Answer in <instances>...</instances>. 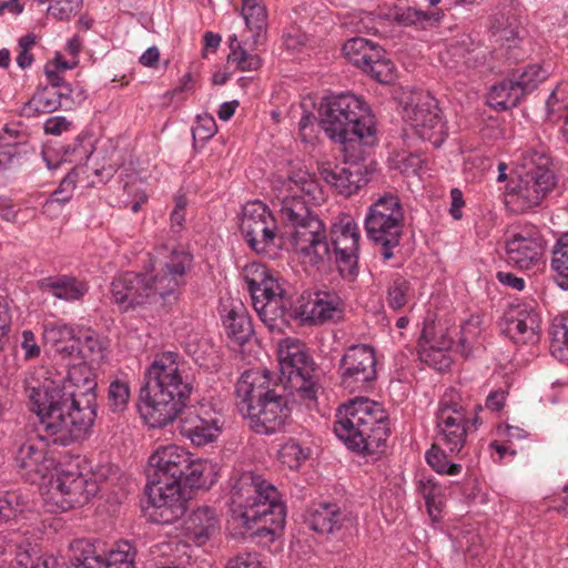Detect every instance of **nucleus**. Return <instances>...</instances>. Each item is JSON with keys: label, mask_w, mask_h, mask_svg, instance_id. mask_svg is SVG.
<instances>
[{"label": "nucleus", "mask_w": 568, "mask_h": 568, "mask_svg": "<svg viewBox=\"0 0 568 568\" xmlns=\"http://www.w3.org/2000/svg\"><path fill=\"white\" fill-rule=\"evenodd\" d=\"M272 190L280 217L294 229L292 244L298 258L312 266L324 264L331 257L326 229L310 206L324 201L317 180L298 168L285 176H274Z\"/></svg>", "instance_id": "2"}, {"label": "nucleus", "mask_w": 568, "mask_h": 568, "mask_svg": "<svg viewBox=\"0 0 568 568\" xmlns=\"http://www.w3.org/2000/svg\"><path fill=\"white\" fill-rule=\"evenodd\" d=\"M214 466L210 460L193 459L183 471L182 485L190 488H204L213 483Z\"/></svg>", "instance_id": "38"}, {"label": "nucleus", "mask_w": 568, "mask_h": 568, "mask_svg": "<svg viewBox=\"0 0 568 568\" xmlns=\"http://www.w3.org/2000/svg\"><path fill=\"white\" fill-rule=\"evenodd\" d=\"M426 460L428 465L438 474L458 475L462 471V466L456 463H450L447 458L446 452L443 446L434 444L426 453Z\"/></svg>", "instance_id": "44"}, {"label": "nucleus", "mask_w": 568, "mask_h": 568, "mask_svg": "<svg viewBox=\"0 0 568 568\" xmlns=\"http://www.w3.org/2000/svg\"><path fill=\"white\" fill-rule=\"evenodd\" d=\"M21 510L19 496L16 493L6 491L0 495V521L16 517Z\"/></svg>", "instance_id": "52"}, {"label": "nucleus", "mask_w": 568, "mask_h": 568, "mask_svg": "<svg viewBox=\"0 0 568 568\" xmlns=\"http://www.w3.org/2000/svg\"><path fill=\"white\" fill-rule=\"evenodd\" d=\"M465 205L463 193L459 189H452L450 191V209L449 213L454 220H460L463 216L462 209Z\"/></svg>", "instance_id": "61"}, {"label": "nucleus", "mask_w": 568, "mask_h": 568, "mask_svg": "<svg viewBox=\"0 0 568 568\" xmlns=\"http://www.w3.org/2000/svg\"><path fill=\"white\" fill-rule=\"evenodd\" d=\"M136 550L122 540L105 555L98 554L95 545L89 539H75L69 545L68 568H135Z\"/></svg>", "instance_id": "15"}, {"label": "nucleus", "mask_w": 568, "mask_h": 568, "mask_svg": "<svg viewBox=\"0 0 568 568\" xmlns=\"http://www.w3.org/2000/svg\"><path fill=\"white\" fill-rule=\"evenodd\" d=\"M306 523L311 529L320 534H335L353 527L355 517L336 504L323 503L310 510Z\"/></svg>", "instance_id": "29"}, {"label": "nucleus", "mask_w": 568, "mask_h": 568, "mask_svg": "<svg viewBox=\"0 0 568 568\" xmlns=\"http://www.w3.org/2000/svg\"><path fill=\"white\" fill-rule=\"evenodd\" d=\"M227 62L243 72L255 71L262 65L260 55L247 52L241 44H237L236 48H232L227 57Z\"/></svg>", "instance_id": "46"}, {"label": "nucleus", "mask_w": 568, "mask_h": 568, "mask_svg": "<svg viewBox=\"0 0 568 568\" xmlns=\"http://www.w3.org/2000/svg\"><path fill=\"white\" fill-rule=\"evenodd\" d=\"M241 414L250 418L251 427L256 433L274 434L284 427L291 409L287 399L275 392L258 404H254L250 412Z\"/></svg>", "instance_id": "22"}, {"label": "nucleus", "mask_w": 568, "mask_h": 568, "mask_svg": "<svg viewBox=\"0 0 568 568\" xmlns=\"http://www.w3.org/2000/svg\"><path fill=\"white\" fill-rule=\"evenodd\" d=\"M81 336L80 351H75V354L81 355V357H88L94 353H99L101 351V343L99 338L91 331H78Z\"/></svg>", "instance_id": "55"}, {"label": "nucleus", "mask_w": 568, "mask_h": 568, "mask_svg": "<svg viewBox=\"0 0 568 568\" xmlns=\"http://www.w3.org/2000/svg\"><path fill=\"white\" fill-rule=\"evenodd\" d=\"M227 568H267L258 552H241L229 561Z\"/></svg>", "instance_id": "51"}, {"label": "nucleus", "mask_w": 568, "mask_h": 568, "mask_svg": "<svg viewBox=\"0 0 568 568\" xmlns=\"http://www.w3.org/2000/svg\"><path fill=\"white\" fill-rule=\"evenodd\" d=\"M339 377L351 393L367 390L377 377L375 349L367 344L349 346L341 358Z\"/></svg>", "instance_id": "17"}, {"label": "nucleus", "mask_w": 568, "mask_h": 568, "mask_svg": "<svg viewBox=\"0 0 568 568\" xmlns=\"http://www.w3.org/2000/svg\"><path fill=\"white\" fill-rule=\"evenodd\" d=\"M479 321L471 318L466 322L460 329L459 344L462 347V354L468 357L471 352L473 338L479 333Z\"/></svg>", "instance_id": "53"}, {"label": "nucleus", "mask_w": 568, "mask_h": 568, "mask_svg": "<svg viewBox=\"0 0 568 568\" xmlns=\"http://www.w3.org/2000/svg\"><path fill=\"white\" fill-rule=\"evenodd\" d=\"M315 116L304 111L298 122V135L304 143H312L316 136Z\"/></svg>", "instance_id": "54"}, {"label": "nucleus", "mask_w": 568, "mask_h": 568, "mask_svg": "<svg viewBox=\"0 0 568 568\" xmlns=\"http://www.w3.org/2000/svg\"><path fill=\"white\" fill-rule=\"evenodd\" d=\"M75 104L73 89L71 87L41 88L23 105L24 116L32 118L40 114L52 113L59 109L70 110Z\"/></svg>", "instance_id": "28"}, {"label": "nucleus", "mask_w": 568, "mask_h": 568, "mask_svg": "<svg viewBox=\"0 0 568 568\" xmlns=\"http://www.w3.org/2000/svg\"><path fill=\"white\" fill-rule=\"evenodd\" d=\"M540 316L531 304L511 305L505 314L504 332L516 344H535L539 341Z\"/></svg>", "instance_id": "24"}, {"label": "nucleus", "mask_w": 568, "mask_h": 568, "mask_svg": "<svg viewBox=\"0 0 568 568\" xmlns=\"http://www.w3.org/2000/svg\"><path fill=\"white\" fill-rule=\"evenodd\" d=\"M42 339L63 357L72 356L81 349L80 332L61 320L43 322Z\"/></svg>", "instance_id": "32"}, {"label": "nucleus", "mask_w": 568, "mask_h": 568, "mask_svg": "<svg viewBox=\"0 0 568 568\" xmlns=\"http://www.w3.org/2000/svg\"><path fill=\"white\" fill-rule=\"evenodd\" d=\"M322 179L338 193L349 196L366 184L367 179L357 163L344 165L324 164L320 169Z\"/></svg>", "instance_id": "31"}, {"label": "nucleus", "mask_w": 568, "mask_h": 568, "mask_svg": "<svg viewBox=\"0 0 568 568\" xmlns=\"http://www.w3.org/2000/svg\"><path fill=\"white\" fill-rule=\"evenodd\" d=\"M83 0H54L48 13L58 20H69L82 8Z\"/></svg>", "instance_id": "48"}, {"label": "nucleus", "mask_w": 568, "mask_h": 568, "mask_svg": "<svg viewBox=\"0 0 568 568\" xmlns=\"http://www.w3.org/2000/svg\"><path fill=\"white\" fill-rule=\"evenodd\" d=\"M277 357L281 383L296 393L307 408L314 407L318 387L312 379L314 364L304 343L293 337L280 341Z\"/></svg>", "instance_id": "10"}, {"label": "nucleus", "mask_w": 568, "mask_h": 568, "mask_svg": "<svg viewBox=\"0 0 568 568\" xmlns=\"http://www.w3.org/2000/svg\"><path fill=\"white\" fill-rule=\"evenodd\" d=\"M174 209L171 212V223L172 226L182 227L185 222V212L187 206V200L185 195H176L174 199Z\"/></svg>", "instance_id": "58"}, {"label": "nucleus", "mask_w": 568, "mask_h": 568, "mask_svg": "<svg viewBox=\"0 0 568 568\" xmlns=\"http://www.w3.org/2000/svg\"><path fill=\"white\" fill-rule=\"evenodd\" d=\"M387 18L399 26H418L426 29L438 26L445 18V10L443 8L417 10L412 7H394L388 11Z\"/></svg>", "instance_id": "33"}, {"label": "nucleus", "mask_w": 568, "mask_h": 568, "mask_svg": "<svg viewBox=\"0 0 568 568\" xmlns=\"http://www.w3.org/2000/svg\"><path fill=\"white\" fill-rule=\"evenodd\" d=\"M232 519L256 535H275L285 525L286 507L277 488L262 476L244 471L231 490Z\"/></svg>", "instance_id": "5"}, {"label": "nucleus", "mask_w": 568, "mask_h": 568, "mask_svg": "<svg viewBox=\"0 0 568 568\" xmlns=\"http://www.w3.org/2000/svg\"><path fill=\"white\" fill-rule=\"evenodd\" d=\"M217 128L213 116L209 114L199 115L195 125L192 128L194 142L205 143L216 133Z\"/></svg>", "instance_id": "49"}, {"label": "nucleus", "mask_w": 568, "mask_h": 568, "mask_svg": "<svg viewBox=\"0 0 568 568\" xmlns=\"http://www.w3.org/2000/svg\"><path fill=\"white\" fill-rule=\"evenodd\" d=\"M298 315L303 322L311 324L337 321L343 316V302L334 292L308 293L302 296Z\"/></svg>", "instance_id": "25"}, {"label": "nucleus", "mask_w": 568, "mask_h": 568, "mask_svg": "<svg viewBox=\"0 0 568 568\" xmlns=\"http://www.w3.org/2000/svg\"><path fill=\"white\" fill-rule=\"evenodd\" d=\"M271 376L267 369L253 368L244 372L235 386L236 404L240 413L250 412L254 404L275 393L270 388Z\"/></svg>", "instance_id": "26"}, {"label": "nucleus", "mask_w": 568, "mask_h": 568, "mask_svg": "<svg viewBox=\"0 0 568 568\" xmlns=\"http://www.w3.org/2000/svg\"><path fill=\"white\" fill-rule=\"evenodd\" d=\"M428 515L433 519V521H439L440 515L444 508V494L439 495L437 498L425 501Z\"/></svg>", "instance_id": "64"}, {"label": "nucleus", "mask_w": 568, "mask_h": 568, "mask_svg": "<svg viewBox=\"0 0 568 568\" xmlns=\"http://www.w3.org/2000/svg\"><path fill=\"white\" fill-rule=\"evenodd\" d=\"M37 437L27 439L16 453V465L30 483H37L49 476L57 466L54 456L48 450L50 439L42 436L36 424ZM51 443H53L51 440Z\"/></svg>", "instance_id": "19"}, {"label": "nucleus", "mask_w": 568, "mask_h": 568, "mask_svg": "<svg viewBox=\"0 0 568 568\" xmlns=\"http://www.w3.org/2000/svg\"><path fill=\"white\" fill-rule=\"evenodd\" d=\"M521 169L507 193V202L520 211H527L540 205L554 191L557 178L545 149L526 152L521 158Z\"/></svg>", "instance_id": "9"}, {"label": "nucleus", "mask_w": 568, "mask_h": 568, "mask_svg": "<svg viewBox=\"0 0 568 568\" xmlns=\"http://www.w3.org/2000/svg\"><path fill=\"white\" fill-rule=\"evenodd\" d=\"M78 174L73 169L60 182L57 190H54L50 197L45 201L44 206L48 207L53 203L65 204L73 195L77 185Z\"/></svg>", "instance_id": "47"}, {"label": "nucleus", "mask_w": 568, "mask_h": 568, "mask_svg": "<svg viewBox=\"0 0 568 568\" xmlns=\"http://www.w3.org/2000/svg\"><path fill=\"white\" fill-rule=\"evenodd\" d=\"M321 126L327 136L348 150L358 143L375 142V119L367 103L352 93H342L328 100L321 112Z\"/></svg>", "instance_id": "6"}, {"label": "nucleus", "mask_w": 568, "mask_h": 568, "mask_svg": "<svg viewBox=\"0 0 568 568\" xmlns=\"http://www.w3.org/2000/svg\"><path fill=\"white\" fill-rule=\"evenodd\" d=\"M97 385L92 368L80 363L69 368L60 384L28 388L39 433L61 446L83 439L97 418Z\"/></svg>", "instance_id": "1"}, {"label": "nucleus", "mask_w": 568, "mask_h": 568, "mask_svg": "<svg viewBox=\"0 0 568 568\" xmlns=\"http://www.w3.org/2000/svg\"><path fill=\"white\" fill-rule=\"evenodd\" d=\"M496 278L499 283L505 286L511 287L516 291H523L525 288V281L523 277H518L510 272L499 271L496 274Z\"/></svg>", "instance_id": "60"}, {"label": "nucleus", "mask_w": 568, "mask_h": 568, "mask_svg": "<svg viewBox=\"0 0 568 568\" xmlns=\"http://www.w3.org/2000/svg\"><path fill=\"white\" fill-rule=\"evenodd\" d=\"M310 449L304 448L294 439L286 442L278 452L281 463L290 469H298L308 458Z\"/></svg>", "instance_id": "45"}, {"label": "nucleus", "mask_w": 568, "mask_h": 568, "mask_svg": "<svg viewBox=\"0 0 568 568\" xmlns=\"http://www.w3.org/2000/svg\"><path fill=\"white\" fill-rule=\"evenodd\" d=\"M343 51L351 63L377 82L389 83L393 81L395 65L386 57L382 47L364 38H353L345 42Z\"/></svg>", "instance_id": "18"}, {"label": "nucleus", "mask_w": 568, "mask_h": 568, "mask_svg": "<svg viewBox=\"0 0 568 568\" xmlns=\"http://www.w3.org/2000/svg\"><path fill=\"white\" fill-rule=\"evenodd\" d=\"M284 42L288 49L296 50L306 44L307 36L300 30L294 29L292 32L284 36Z\"/></svg>", "instance_id": "62"}, {"label": "nucleus", "mask_w": 568, "mask_h": 568, "mask_svg": "<svg viewBox=\"0 0 568 568\" xmlns=\"http://www.w3.org/2000/svg\"><path fill=\"white\" fill-rule=\"evenodd\" d=\"M548 70L539 64H530L518 70L511 74L519 89H523V94L526 95L532 92L542 81L548 78Z\"/></svg>", "instance_id": "43"}, {"label": "nucleus", "mask_w": 568, "mask_h": 568, "mask_svg": "<svg viewBox=\"0 0 568 568\" xmlns=\"http://www.w3.org/2000/svg\"><path fill=\"white\" fill-rule=\"evenodd\" d=\"M413 296L410 282L400 274H395L387 287L388 306L395 311L402 310Z\"/></svg>", "instance_id": "42"}, {"label": "nucleus", "mask_w": 568, "mask_h": 568, "mask_svg": "<svg viewBox=\"0 0 568 568\" xmlns=\"http://www.w3.org/2000/svg\"><path fill=\"white\" fill-rule=\"evenodd\" d=\"M506 253L509 262L521 270H529L542 255L541 241L532 231H520L507 239Z\"/></svg>", "instance_id": "30"}, {"label": "nucleus", "mask_w": 568, "mask_h": 568, "mask_svg": "<svg viewBox=\"0 0 568 568\" xmlns=\"http://www.w3.org/2000/svg\"><path fill=\"white\" fill-rule=\"evenodd\" d=\"M404 209L397 194L388 192L378 196L365 216L367 237L381 246L384 261L394 256L404 230Z\"/></svg>", "instance_id": "11"}, {"label": "nucleus", "mask_w": 568, "mask_h": 568, "mask_svg": "<svg viewBox=\"0 0 568 568\" xmlns=\"http://www.w3.org/2000/svg\"><path fill=\"white\" fill-rule=\"evenodd\" d=\"M21 348L24 352L26 359H33L40 355V346L32 331L26 329L22 332Z\"/></svg>", "instance_id": "57"}, {"label": "nucleus", "mask_w": 568, "mask_h": 568, "mask_svg": "<svg viewBox=\"0 0 568 568\" xmlns=\"http://www.w3.org/2000/svg\"><path fill=\"white\" fill-rule=\"evenodd\" d=\"M417 490L425 501L434 499L435 497L437 498L444 493L443 487L437 485L434 479L429 477H423L418 480Z\"/></svg>", "instance_id": "56"}, {"label": "nucleus", "mask_w": 568, "mask_h": 568, "mask_svg": "<svg viewBox=\"0 0 568 568\" xmlns=\"http://www.w3.org/2000/svg\"><path fill=\"white\" fill-rule=\"evenodd\" d=\"M185 529L199 544L204 542L217 529L215 510L209 506L197 507L185 521Z\"/></svg>", "instance_id": "35"}, {"label": "nucleus", "mask_w": 568, "mask_h": 568, "mask_svg": "<svg viewBox=\"0 0 568 568\" xmlns=\"http://www.w3.org/2000/svg\"><path fill=\"white\" fill-rule=\"evenodd\" d=\"M191 262L192 256L189 253L183 251L173 252L161 272L149 277L152 296L158 294L165 298L173 294L182 284H184L185 270Z\"/></svg>", "instance_id": "27"}, {"label": "nucleus", "mask_w": 568, "mask_h": 568, "mask_svg": "<svg viewBox=\"0 0 568 568\" xmlns=\"http://www.w3.org/2000/svg\"><path fill=\"white\" fill-rule=\"evenodd\" d=\"M551 268L556 273V283L568 291V233L560 236L552 251Z\"/></svg>", "instance_id": "41"}, {"label": "nucleus", "mask_w": 568, "mask_h": 568, "mask_svg": "<svg viewBox=\"0 0 568 568\" xmlns=\"http://www.w3.org/2000/svg\"><path fill=\"white\" fill-rule=\"evenodd\" d=\"M242 17L246 27L255 33V42L266 30L267 11L263 0H242Z\"/></svg>", "instance_id": "39"}, {"label": "nucleus", "mask_w": 568, "mask_h": 568, "mask_svg": "<svg viewBox=\"0 0 568 568\" xmlns=\"http://www.w3.org/2000/svg\"><path fill=\"white\" fill-rule=\"evenodd\" d=\"M507 393L503 389L491 392L486 399V407L490 410L499 412L506 402Z\"/></svg>", "instance_id": "63"}, {"label": "nucleus", "mask_w": 568, "mask_h": 568, "mask_svg": "<svg viewBox=\"0 0 568 568\" xmlns=\"http://www.w3.org/2000/svg\"><path fill=\"white\" fill-rule=\"evenodd\" d=\"M71 123L64 116H52L44 122V132L47 134L60 135L68 131Z\"/></svg>", "instance_id": "59"}, {"label": "nucleus", "mask_w": 568, "mask_h": 568, "mask_svg": "<svg viewBox=\"0 0 568 568\" xmlns=\"http://www.w3.org/2000/svg\"><path fill=\"white\" fill-rule=\"evenodd\" d=\"M49 483V498L61 511L87 504L99 491L92 476L83 475L77 465L55 467Z\"/></svg>", "instance_id": "14"}, {"label": "nucleus", "mask_w": 568, "mask_h": 568, "mask_svg": "<svg viewBox=\"0 0 568 568\" xmlns=\"http://www.w3.org/2000/svg\"><path fill=\"white\" fill-rule=\"evenodd\" d=\"M223 322L227 336L237 344H244L253 334L250 316L240 302L231 305Z\"/></svg>", "instance_id": "36"}, {"label": "nucleus", "mask_w": 568, "mask_h": 568, "mask_svg": "<svg viewBox=\"0 0 568 568\" xmlns=\"http://www.w3.org/2000/svg\"><path fill=\"white\" fill-rule=\"evenodd\" d=\"M331 236L337 268L344 278L353 281L358 273L359 229L349 219L341 220L333 224Z\"/></svg>", "instance_id": "20"}, {"label": "nucleus", "mask_w": 568, "mask_h": 568, "mask_svg": "<svg viewBox=\"0 0 568 568\" xmlns=\"http://www.w3.org/2000/svg\"><path fill=\"white\" fill-rule=\"evenodd\" d=\"M130 398L129 385L125 382L114 381L109 387V402L114 412L123 410Z\"/></svg>", "instance_id": "50"}, {"label": "nucleus", "mask_w": 568, "mask_h": 568, "mask_svg": "<svg viewBox=\"0 0 568 568\" xmlns=\"http://www.w3.org/2000/svg\"><path fill=\"white\" fill-rule=\"evenodd\" d=\"M549 334L552 356L568 363V315L555 317Z\"/></svg>", "instance_id": "40"}, {"label": "nucleus", "mask_w": 568, "mask_h": 568, "mask_svg": "<svg viewBox=\"0 0 568 568\" xmlns=\"http://www.w3.org/2000/svg\"><path fill=\"white\" fill-rule=\"evenodd\" d=\"M476 418L471 420L456 392H446L440 398L436 413L438 443L450 454H460L469 432L476 429Z\"/></svg>", "instance_id": "13"}, {"label": "nucleus", "mask_w": 568, "mask_h": 568, "mask_svg": "<svg viewBox=\"0 0 568 568\" xmlns=\"http://www.w3.org/2000/svg\"><path fill=\"white\" fill-rule=\"evenodd\" d=\"M241 232L250 248L267 258H275L282 246L277 236V223L272 212L261 201L244 205L240 224Z\"/></svg>", "instance_id": "12"}, {"label": "nucleus", "mask_w": 568, "mask_h": 568, "mask_svg": "<svg viewBox=\"0 0 568 568\" xmlns=\"http://www.w3.org/2000/svg\"><path fill=\"white\" fill-rule=\"evenodd\" d=\"M190 465V453L178 445L159 447L149 458L145 494L150 501L149 519L171 525L186 510L182 490L183 471Z\"/></svg>", "instance_id": "4"}, {"label": "nucleus", "mask_w": 568, "mask_h": 568, "mask_svg": "<svg viewBox=\"0 0 568 568\" xmlns=\"http://www.w3.org/2000/svg\"><path fill=\"white\" fill-rule=\"evenodd\" d=\"M141 414L152 427L172 423L185 408L193 390L186 364L174 352L156 354L144 372Z\"/></svg>", "instance_id": "3"}, {"label": "nucleus", "mask_w": 568, "mask_h": 568, "mask_svg": "<svg viewBox=\"0 0 568 568\" xmlns=\"http://www.w3.org/2000/svg\"><path fill=\"white\" fill-rule=\"evenodd\" d=\"M437 100L428 92L414 95L404 109V119L422 140L439 148L447 136Z\"/></svg>", "instance_id": "16"}, {"label": "nucleus", "mask_w": 568, "mask_h": 568, "mask_svg": "<svg viewBox=\"0 0 568 568\" xmlns=\"http://www.w3.org/2000/svg\"><path fill=\"white\" fill-rule=\"evenodd\" d=\"M222 427V415L209 405H200L187 410L181 419V434L195 446L215 442Z\"/></svg>", "instance_id": "21"}, {"label": "nucleus", "mask_w": 568, "mask_h": 568, "mask_svg": "<svg viewBox=\"0 0 568 568\" xmlns=\"http://www.w3.org/2000/svg\"><path fill=\"white\" fill-rule=\"evenodd\" d=\"M41 287L50 292L54 297L67 302L80 301L89 291L84 281L73 276L59 275L42 280Z\"/></svg>", "instance_id": "34"}, {"label": "nucleus", "mask_w": 568, "mask_h": 568, "mask_svg": "<svg viewBox=\"0 0 568 568\" xmlns=\"http://www.w3.org/2000/svg\"><path fill=\"white\" fill-rule=\"evenodd\" d=\"M383 406L366 397L351 399L337 409L334 432L355 452H372L388 436Z\"/></svg>", "instance_id": "7"}, {"label": "nucleus", "mask_w": 568, "mask_h": 568, "mask_svg": "<svg viewBox=\"0 0 568 568\" xmlns=\"http://www.w3.org/2000/svg\"><path fill=\"white\" fill-rule=\"evenodd\" d=\"M111 293L114 303L123 312L134 310L152 297L149 276L133 272L116 276L111 283Z\"/></svg>", "instance_id": "23"}, {"label": "nucleus", "mask_w": 568, "mask_h": 568, "mask_svg": "<svg viewBox=\"0 0 568 568\" xmlns=\"http://www.w3.org/2000/svg\"><path fill=\"white\" fill-rule=\"evenodd\" d=\"M252 304L272 332H283L290 323L291 300L280 280L264 264L252 262L243 270Z\"/></svg>", "instance_id": "8"}, {"label": "nucleus", "mask_w": 568, "mask_h": 568, "mask_svg": "<svg viewBox=\"0 0 568 568\" xmlns=\"http://www.w3.org/2000/svg\"><path fill=\"white\" fill-rule=\"evenodd\" d=\"M525 95L513 78L493 85L489 93V103L498 111L516 106Z\"/></svg>", "instance_id": "37"}]
</instances>
